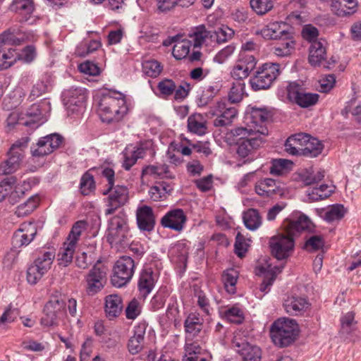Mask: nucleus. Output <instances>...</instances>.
<instances>
[{
	"label": "nucleus",
	"instance_id": "1",
	"mask_svg": "<svg viewBox=\"0 0 361 361\" xmlns=\"http://www.w3.org/2000/svg\"><path fill=\"white\" fill-rule=\"evenodd\" d=\"M267 134V128H264L255 130L250 128L237 127L229 132L237 145L236 153L241 158L252 156L260 148L264 142L263 136Z\"/></svg>",
	"mask_w": 361,
	"mask_h": 361
},
{
	"label": "nucleus",
	"instance_id": "2",
	"mask_svg": "<svg viewBox=\"0 0 361 361\" xmlns=\"http://www.w3.org/2000/svg\"><path fill=\"white\" fill-rule=\"evenodd\" d=\"M35 35L32 32L20 31L17 27H11L0 34V70L11 67L18 57L14 49H6L8 44L20 45L23 42L34 40Z\"/></svg>",
	"mask_w": 361,
	"mask_h": 361
},
{
	"label": "nucleus",
	"instance_id": "3",
	"mask_svg": "<svg viewBox=\"0 0 361 361\" xmlns=\"http://www.w3.org/2000/svg\"><path fill=\"white\" fill-rule=\"evenodd\" d=\"M125 96L118 92H108L102 94L98 111L104 122H117L128 113Z\"/></svg>",
	"mask_w": 361,
	"mask_h": 361
},
{
	"label": "nucleus",
	"instance_id": "4",
	"mask_svg": "<svg viewBox=\"0 0 361 361\" xmlns=\"http://www.w3.org/2000/svg\"><path fill=\"white\" fill-rule=\"evenodd\" d=\"M102 176L108 181V189L103 191V195H108L105 200L106 209L105 214L110 215L116 209L123 206L128 200V190L126 186L114 184V171L110 168H105L102 171Z\"/></svg>",
	"mask_w": 361,
	"mask_h": 361
},
{
	"label": "nucleus",
	"instance_id": "5",
	"mask_svg": "<svg viewBox=\"0 0 361 361\" xmlns=\"http://www.w3.org/2000/svg\"><path fill=\"white\" fill-rule=\"evenodd\" d=\"M298 332V324L294 319L280 318L275 321L270 329L271 337L275 345L283 348L291 344Z\"/></svg>",
	"mask_w": 361,
	"mask_h": 361
},
{
	"label": "nucleus",
	"instance_id": "6",
	"mask_svg": "<svg viewBox=\"0 0 361 361\" xmlns=\"http://www.w3.org/2000/svg\"><path fill=\"white\" fill-rule=\"evenodd\" d=\"M280 73L279 63H266L259 67L254 76L250 79L251 87L255 90L268 89Z\"/></svg>",
	"mask_w": 361,
	"mask_h": 361
},
{
	"label": "nucleus",
	"instance_id": "7",
	"mask_svg": "<svg viewBox=\"0 0 361 361\" xmlns=\"http://www.w3.org/2000/svg\"><path fill=\"white\" fill-rule=\"evenodd\" d=\"M130 235L127 219L123 214H118L111 218L106 236L111 245H126Z\"/></svg>",
	"mask_w": 361,
	"mask_h": 361
},
{
	"label": "nucleus",
	"instance_id": "8",
	"mask_svg": "<svg viewBox=\"0 0 361 361\" xmlns=\"http://www.w3.org/2000/svg\"><path fill=\"white\" fill-rule=\"evenodd\" d=\"M135 269L134 260L128 256L120 257L113 269L111 283L116 287H122L132 279Z\"/></svg>",
	"mask_w": 361,
	"mask_h": 361
},
{
	"label": "nucleus",
	"instance_id": "9",
	"mask_svg": "<svg viewBox=\"0 0 361 361\" xmlns=\"http://www.w3.org/2000/svg\"><path fill=\"white\" fill-rule=\"evenodd\" d=\"M237 114L238 111L235 107L222 100L210 106L207 112V115L209 116H217L214 121V125L216 127H224L229 125Z\"/></svg>",
	"mask_w": 361,
	"mask_h": 361
},
{
	"label": "nucleus",
	"instance_id": "10",
	"mask_svg": "<svg viewBox=\"0 0 361 361\" xmlns=\"http://www.w3.org/2000/svg\"><path fill=\"white\" fill-rule=\"evenodd\" d=\"M270 247L272 255L277 259L287 258L292 253L294 248L293 236L290 233L281 234L274 236L270 240Z\"/></svg>",
	"mask_w": 361,
	"mask_h": 361
},
{
	"label": "nucleus",
	"instance_id": "11",
	"mask_svg": "<svg viewBox=\"0 0 361 361\" xmlns=\"http://www.w3.org/2000/svg\"><path fill=\"white\" fill-rule=\"evenodd\" d=\"M87 292L89 295L99 293L106 282V269L102 265H94L86 276Z\"/></svg>",
	"mask_w": 361,
	"mask_h": 361
},
{
	"label": "nucleus",
	"instance_id": "12",
	"mask_svg": "<svg viewBox=\"0 0 361 361\" xmlns=\"http://www.w3.org/2000/svg\"><path fill=\"white\" fill-rule=\"evenodd\" d=\"M37 229L36 225L32 222H25L20 224L12 238L13 246L19 248L28 245L37 235Z\"/></svg>",
	"mask_w": 361,
	"mask_h": 361
},
{
	"label": "nucleus",
	"instance_id": "13",
	"mask_svg": "<svg viewBox=\"0 0 361 361\" xmlns=\"http://www.w3.org/2000/svg\"><path fill=\"white\" fill-rule=\"evenodd\" d=\"M87 96L82 88H71L63 92V101L68 111L80 112L84 108Z\"/></svg>",
	"mask_w": 361,
	"mask_h": 361
},
{
	"label": "nucleus",
	"instance_id": "14",
	"mask_svg": "<svg viewBox=\"0 0 361 361\" xmlns=\"http://www.w3.org/2000/svg\"><path fill=\"white\" fill-rule=\"evenodd\" d=\"M256 59L251 54L240 55V58L233 66L231 75V77L238 81L246 78L250 73L255 68Z\"/></svg>",
	"mask_w": 361,
	"mask_h": 361
},
{
	"label": "nucleus",
	"instance_id": "15",
	"mask_svg": "<svg viewBox=\"0 0 361 361\" xmlns=\"http://www.w3.org/2000/svg\"><path fill=\"white\" fill-rule=\"evenodd\" d=\"M62 142L63 137L56 133L43 137L37 143V147L33 150L32 154L42 157L51 154L59 147Z\"/></svg>",
	"mask_w": 361,
	"mask_h": 361
},
{
	"label": "nucleus",
	"instance_id": "16",
	"mask_svg": "<svg viewBox=\"0 0 361 361\" xmlns=\"http://www.w3.org/2000/svg\"><path fill=\"white\" fill-rule=\"evenodd\" d=\"M283 266L273 265L268 261L264 264H260L257 267V274L264 275V280L260 285V290L264 293L269 291V288L272 285L276 275L282 271Z\"/></svg>",
	"mask_w": 361,
	"mask_h": 361
},
{
	"label": "nucleus",
	"instance_id": "17",
	"mask_svg": "<svg viewBox=\"0 0 361 361\" xmlns=\"http://www.w3.org/2000/svg\"><path fill=\"white\" fill-rule=\"evenodd\" d=\"M46 105L45 102L42 104H34L27 109L24 118L20 120V123L25 126H30L32 128H37L44 121L43 114V107Z\"/></svg>",
	"mask_w": 361,
	"mask_h": 361
},
{
	"label": "nucleus",
	"instance_id": "18",
	"mask_svg": "<svg viewBox=\"0 0 361 361\" xmlns=\"http://www.w3.org/2000/svg\"><path fill=\"white\" fill-rule=\"evenodd\" d=\"M186 215L181 209H174L168 212L161 220V224L164 228H169L176 231H181L186 222Z\"/></svg>",
	"mask_w": 361,
	"mask_h": 361
},
{
	"label": "nucleus",
	"instance_id": "19",
	"mask_svg": "<svg viewBox=\"0 0 361 361\" xmlns=\"http://www.w3.org/2000/svg\"><path fill=\"white\" fill-rule=\"evenodd\" d=\"M136 220L141 231H152L155 226V215L152 207L140 205L136 210Z\"/></svg>",
	"mask_w": 361,
	"mask_h": 361
},
{
	"label": "nucleus",
	"instance_id": "20",
	"mask_svg": "<svg viewBox=\"0 0 361 361\" xmlns=\"http://www.w3.org/2000/svg\"><path fill=\"white\" fill-rule=\"evenodd\" d=\"M11 11L16 13L21 22L32 20L35 5L33 0H13L9 6Z\"/></svg>",
	"mask_w": 361,
	"mask_h": 361
},
{
	"label": "nucleus",
	"instance_id": "21",
	"mask_svg": "<svg viewBox=\"0 0 361 361\" xmlns=\"http://www.w3.org/2000/svg\"><path fill=\"white\" fill-rule=\"evenodd\" d=\"M326 42L325 41H315L311 44L309 53V63L313 66H324L326 68H330V63L328 65L324 64L326 59Z\"/></svg>",
	"mask_w": 361,
	"mask_h": 361
},
{
	"label": "nucleus",
	"instance_id": "22",
	"mask_svg": "<svg viewBox=\"0 0 361 361\" xmlns=\"http://www.w3.org/2000/svg\"><path fill=\"white\" fill-rule=\"evenodd\" d=\"M269 114L263 109L252 108L250 112L246 114L245 122L246 126L244 128H250L255 130L259 128H267L265 123L268 119Z\"/></svg>",
	"mask_w": 361,
	"mask_h": 361
},
{
	"label": "nucleus",
	"instance_id": "23",
	"mask_svg": "<svg viewBox=\"0 0 361 361\" xmlns=\"http://www.w3.org/2000/svg\"><path fill=\"white\" fill-rule=\"evenodd\" d=\"M188 36L192 40L195 47L209 46L212 44V31L208 30L204 25L192 27Z\"/></svg>",
	"mask_w": 361,
	"mask_h": 361
},
{
	"label": "nucleus",
	"instance_id": "24",
	"mask_svg": "<svg viewBox=\"0 0 361 361\" xmlns=\"http://www.w3.org/2000/svg\"><path fill=\"white\" fill-rule=\"evenodd\" d=\"M286 233L294 235L302 231H310L313 227L312 222L305 214H300L295 220L287 221L284 223Z\"/></svg>",
	"mask_w": 361,
	"mask_h": 361
},
{
	"label": "nucleus",
	"instance_id": "25",
	"mask_svg": "<svg viewBox=\"0 0 361 361\" xmlns=\"http://www.w3.org/2000/svg\"><path fill=\"white\" fill-rule=\"evenodd\" d=\"M331 10L336 16L343 17L355 13L357 0H331Z\"/></svg>",
	"mask_w": 361,
	"mask_h": 361
},
{
	"label": "nucleus",
	"instance_id": "26",
	"mask_svg": "<svg viewBox=\"0 0 361 361\" xmlns=\"http://www.w3.org/2000/svg\"><path fill=\"white\" fill-rule=\"evenodd\" d=\"M309 135L298 133L290 136L286 141V151L292 155H300Z\"/></svg>",
	"mask_w": 361,
	"mask_h": 361
},
{
	"label": "nucleus",
	"instance_id": "27",
	"mask_svg": "<svg viewBox=\"0 0 361 361\" xmlns=\"http://www.w3.org/2000/svg\"><path fill=\"white\" fill-rule=\"evenodd\" d=\"M123 309V300L120 295L112 294L106 296L104 310L108 318L112 319L118 317Z\"/></svg>",
	"mask_w": 361,
	"mask_h": 361
},
{
	"label": "nucleus",
	"instance_id": "28",
	"mask_svg": "<svg viewBox=\"0 0 361 361\" xmlns=\"http://www.w3.org/2000/svg\"><path fill=\"white\" fill-rule=\"evenodd\" d=\"M235 346L238 348L237 351L242 357L243 361H260L262 352L257 345H251L249 343H236Z\"/></svg>",
	"mask_w": 361,
	"mask_h": 361
},
{
	"label": "nucleus",
	"instance_id": "29",
	"mask_svg": "<svg viewBox=\"0 0 361 361\" xmlns=\"http://www.w3.org/2000/svg\"><path fill=\"white\" fill-rule=\"evenodd\" d=\"M286 27V24L284 23L273 22L263 27L260 33L264 39H277L288 34Z\"/></svg>",
	"mask_w": 361,
	"mask_h": 361
},
{
	"label": "nucleus",
	"instance_id": "30",
	"mask_svg": "<svg viewBox=\"0 0 361 361\" xmlns=\"http://www.w3.org/2000/svg\"><path fill=\"white\" fill-rule=\"evenodd\" d=\"M188 130L197 135H204L207 132L205 118L201 114H194L188 118Z\"/></svg>",
	"mask_w": 361,
	"mask_h": 361
},
{
	"label": "nucleus",
	"instance_id": "31",
	"mask_svg": "<svg viewBox=\"0 0 361 361\" xmlns=\"http://www.w3.org/2000/svg\"><path fill=\"white\" fill-rule=\"evenodd\" d=\"M286 311L293 315H297L309 307V302L305 298L292 296L284 302Z\"/></svg>",
	"mask_w": 361,
	"mask_h": 361
},
{
	"label": "nucleus",
	"instance_id": "32",
	"mask_svg": "<svg viewBox=\"0 0 361 361\" xmlns=\"http://www.w3.org/2000/svg\"><path fill=\"white\" fill-rule=\"evenodd\" d=\"M185 332L191 337H195L203 327V319L199 314L190 313L184 322Z\"/></svg>",
	"mask_w": 361,
	"mask_h": 361
},
{
	"label": "nucleus",
	"instance_id": "33",
	"mask_svg": "<svg viewBox=\"0 0 361 361\" xmlns=\"http://www.w3.org/2000/svg\"><path fill=\"white\" fill-rule=\"evenodd\" d=\"M346 212L345 209L341 204H334L327 208L322 209L320 216L327 222H333L341 220Z\"/></svg>",
	"mask_w": 361,
	"mask_h": 361
},
{
	"label": "nucleus",
	"instance_id": "34",
	"mask_svg": "<svg viewBox=\"0 0 361 361\" xmlns=\"http://www.w3.org/2000/svg\"><path fill=\"white\" fill-rule=\"evenodd\" d=\"M279 190L276 181L272 178H264L257 182L255 192L263 197H269L276 194Z\"/></svg>",
	"mask_w": 361,
	"mask_h": 361
},
{
	"label": "nucleus",
	"instance_id": "35",
	"mask_svg": "<svg viewBox=\"0 0 361 361\" xmlns=\"http://www.w3.org/2000/svg\"><path fill=\"white\" fill-rule=\"evenodd\" d=\"M27 140L16 142L11 147L8 153V163L13 165L18 169L23 158V149L26 147Z\"/></svg>",
	"mask_w": 361,
	"mask_h": 361
},
{
	"label": "nucleus",
	"instance_id": "36",
	"mask_svg": "<svg viewBox=\"0 0 361 361\" xmlns=\"http://www.w3.org/2000/svg\"><path fill=\"white\" fill-rule=\"evenodd\" d=\"M54 258L55 252L54 250H41L33 264L47 273L50 269Z\"/></svg>",
	"mask_w": 361,
	"mask_h": 361
},
{
	"label": "nucleus",
	"instance_id": "37",
	"mask_svg": "<svg viewBox=\"0 0 361 361\" xmlns=\"http://www.w3.org/2000/svg\"><path fill=\"white\" fill-rule=\"evenodd\" d=\"M324 145L317 138L313 137L309 135L307 140L305 142L300 155L309 157H316L320 154L323 150Z\"/></svg>",
	"mask_w": 361,
	"mask_h": 361
},
{
	"label": "nucleus",
	"instance_id": "38",
	"mask_svg": "<svg viewBox=\"0 0 361 361\" xmlns=\"http://www.w3.org/2000/svg\"><path fill=\"white\" fill-rule=\"evenodd\" d=\"M144 154V150L140 147H127L123 154V167L126 170H129L137 161L142 158Z\"/></svg>",
	"mask_w": 361,
	"mask_h": 361
},
{
	"label": "nucleus",
	"instance_id": "39",
	"mask_svg": "<svg viewBox=\"0 0 361 361\" xmlns=\"http://www.w3.org/2000/svg\"><path fill=\"white\" fill-rule=\"evenodd\" d=\"M142 176L157 178H173L166 164L149 165L142 169Z\"/></svg>",
	"mask_w": 361,
	"mask_h": 361
},
{
	"label": "nucleus",
	"instance_id": "40",
	"mask_svg": "<svg viewBox=\"0 0 361 361\" xmlns=\"http://www.w3.org/2000/svg\"><path fill=\"white\" fill-rule=\"evenodd\" d=\"M65 307L66 302L63 296L61 294H56L50 297L49 301L44 305V310L64 316Z\"/></svg>",
	"mask_w": 361,
	"mask_h": 361
},
{
	"label": "nucleus",
	"instance_id": "41",
	"mask_svg": "<svg viewBox=\"0 0 361 361\" xmlns=\"http://www.w3.org/2000/svg\"><path fill=\"white\" fill-rule=\"evenodd\" d=\"M171 190V188L168 183L161 182L149 189V195L153 201H162L166 198Z\"/></svg>",
	"mask_w": 361,
	"mask_h": 361
},
{
	"label": "nucleus",
	"instance_id": "42",
	"mask_svg": "<svg viewBox=\"0 0 361 361\" xmlns=\"http://www.w3.org/2000/svg\"><path fill=\"white\" fill-rule=\"evenodd\" d=\"M145 334V331L140 329L129 339L128 348L130 354L136 355L142 350Z\"/></svg>",
	"mask_w": 361,
	"mask_h": 361
},
{
	"label": "nucleus",
	"instance_id": "43",
	"mask_svg": "<svg viewBox=\"0 0 361 361\" xmlns=\"http://www.w3.org/2000/svg\"><path fill=\"white\" fill-rule=\"evenodd\" d=\"M38 202L37 197H30L16 207L15 214L18 217H25L30 214L37 207Z\"/></svg>",
	"mask_w": 361,
	"mask_h": 361
},
{
	"label": "nucleus",
	"instance_id": "44",
	"mask_svg": "<svg viewBox=\"0 0 361 361\" xmlns=\"http://www.w3.org/2000/svg\"><path fill=\"white\" fill-rule=\"evenodd\" d=\"M76 245L66 240L59 253V264L64 267L68 266L73 260Z\"/></svg>",
	"mask_w": 361,
	"mask_h": 361
},
{
	"label": "nucleus",
	"instance_id": "45",
	"mask_svg": "<svg viewBox=\"0 0 361 361\" xmlns=\"http://www.w3.org/2000/svg\"><path fill=\"white\" fill-rule=\"evenodd\" d=\"M243 222L251 230H256L262 224L261 216L257 209H250L243 214Z\"/></svg>",
	"mask_w": 361,
	"mask_h": 361
},
{
	"label": "nucleus",
	"instance_id": "46",
	"mask_svg": "<svg viewBox=\"0 0 361 361\" xmlns=\"http://www.w3.org/2000/svg\"><path fill=\"white\" fill-rule=\"evenodd\" d=\"M154 286V279L152 272L143 271L138 281V288L143 296L148 295Z\"/></svg>",
	"mask_w": 361,
	"mask_h": 361
},
{
	"label": "nucleus",
	"instance_id": "47",
	"mask_svg": "<svg viewBox=\"0 0 361 361\" xmlns=\"http://www.w3.org/2000/svg\"><path fill=\"white\" fill-rule=\"evenodd\" d=\"M191 47V41L188 39H182L175 41L173 47L172 54L178 60L185 59L188 56Z\"/></svg>",
	"mask_w": 361,
	"mask_h": 361
},
{
	"label": "nucleus",
	"instance_id": "48",
	"mask_svg": "<svg viewBox=\"0 0 361 361\" xmlns=\"http://www.w3.org/2000/svg\"><path fill=\"white\" fill-rule=\"evenodd\" d=\"M143 73L150 77L157 78L162 72L163 66L155 59L145 60L142 62Z\"/></svg>",
	"mask_w": 361,
	"mask_h": 361
},
{
	"label": "nucleus",
	"instance_id": "49",
	"mask_svg": "<svg viewBox=\"0 0 361 361\" xmlns=\"http://www.w3.org/2000/svg\"><path fill=\"white\" fill-rule=\"evenodd\" d=\"M238 277V274L235 269H231L224 272L222 275V281L228 293H234L235 292V285Z\"/></svg>",
	"mask_w": 361,
	"mask_h": 361
},
{
	"label": "nucleus",
	"instance_id": "50",
	"mask_svg": "<svg viewBox=\"0 0 361 361\" xmlns=\"http://www.w3.org/2000/svg\"><path fill=\"white\" fill-rule=\"evenodd\" d=\"M245 85L242 81H237L233 85L228 92V100L231 103L240 102L245 94Z\"/></svg>",
	"mask_w": 361,
	"mask_h": 361
},
{
	"label": "nucleus",
	"instance_id": "51",
	"mask_svg": "<svg viewBox=\"0 0 361 361\" xmlns=\"http://www.w3.org/2000/svg\"><path fill=\"white\" fill-rule=\"evenodd\" d=\"M63 317V315L56 314L54 312L44 310V315L41 318L40 324L44 327L54 328L59 324Z\"/></svg>",
	"mask_w": 361,
	"mask_h": 361
},
{
	"label": "nucleus",
	"instance_id": "52",
	"mask_svg": "<svg viewBox=\"0 0 361 361\" xmlns=\"http://www.w3.org/2000/svg\"><path fill=\"white\" fill-rule=\"evenodd\" d=\"M341 332L343 334H350L356 330V324L355 321V314L353 312L346 313L341 319Z\"/></svg>",
	"mask_w": 361,
	"mask_h": 361
},
{
	"label": "nucleus",
	"instance_id": "53",
	"mask_svg": "<svg viewBox=\"0 0 361 361\" xmlns=\"http://www.w3.org/2000/svg\"><path fill=\"white\" fill-rule=\"evenodd\" d=\"M87 224L85 221H78L75 222L67 238L68 241L77 245L78 241L83 231L87 229Z\"/></svg>",
	"mask_w": 361,
	"mask_h": 361
},
{
	"label": "nucleus",
	"instance_id": "54",
	"mask_svg": "<svg viewBox=\"0 0 361 361\" xmlns=\"http://www.w3.org/2000/svg\"><path fill=\"white\" fill-rule=\"evenodd\" d=\"M292 165L293 162L289 160L283 159H275L272 161L269 172L272 175L279 176L286 171Z\"/></svg>",
	"mask_w": 361,
	"mask_h": 361
},
{
	"label": "nucleus",
	"instance_id": "55",
	"mask_svg": "<svg viewBox=\"0 0 361 361\" xmlns=\"http://www.w3.org/2000/svg\"><path fill=\"white\" fill-rule=\"evenodd\" d=\"M252 9L258 15H264L273 8L271 0H250Z\"/></svg>",
	"mask_w": 361,
	"mask_h": 361
},
{
	"label": "nucleus",
	"instance_id": "56",
	"mask_svg": "<svg viewBox=\"0 0 361 361\" xmlns=\"http://www.w3.org/2000/svg\"><path fill=\"white\" fill-rule=\"evenodd\" d=\"M94 253L90 251L78 253L75 258V265L82 269H85L94 261Z\"/></svg>",
	"mask_w": 361,
	"mask_h": 361
},
{
	"label": "nucleus",
	"instance_id": "57",
	"mask_svg": "<svg viewBox=\"0 0 361 361\" xmlns=\"http://www.w3.org/2000/svg\"><path fill=\"white\" fill-rule=\"evenodd\" d=\"M26 185L29 186V184L25 181L21 185H12L11 192H9L7 200L11 204L17 203L25 194V190H27Z\"/></svg>",
	"mask_w": 361,
	"mask_h": 361
},
{
	"label": "nucleus",
	"instance_id": "58",
	"mask_svg": "<svg viewBox=\"0 0 361 361\" xmlns=\"http://www.w3.org/2000/svg\"><path fill=\"white\" fill-rule=\"evenodd\" d=\"M295 49V42L288 39L274 48L275 55L281 57L289 56Z\"/></svg>",
	"mask_w": 361,
	"mask_h": 361
},
{
	"label": "nucleus",
	"instance_id": "59",
	"mask_svg": "<svg viewBox=\"0 0 361 361\" xmlns=\"http://www.w3.org/2000/svg\"><path fill=\"white\" fill-rule=\"evenodd\" d=\"M319 99V94L316 93H307L303 91L295 102L301 107L307 108L314 105Z\"/></svg>",
	"mask_w": 361,
	"mask_h": 361
},
{
	"label": "nucleus",
	"instance_id": "60",
	"mask_svg": "<svg viewBox=\"0 0 361 361\" xmlns=\"http://www.w3.org/2000/svg\"><path fill=\"white\" fill-rule=\"evenodd\" d=\"M233 34V30L227 27L217 28L212 31V43L214 42L217 44L224 43Z\"/></svg>",
	"mask_w": 361,
	"mask_h": 361
},
{
	"label": "nucleus",
	"instance_id": "61",
	"mask_svg": "<svg viewBox=\"0 0 361 361\" xmlns=\"http://www.w3.org/2000/svg\"><path fill=\"white\" fill-rule=\"evenodd\" d=\"M16 319L14 310L11 307L6 308L0 317V333H5L9 328V324Z\"/></svg>",
	"mask_w": 361,
	"mask_h": 361
},
{
	"label": "nucleus",
	"instance_id": "62",
	"mask_svg": "<svg viewBox=\"0 0 361 361\" xmlns=\"http://www.w3.org/2000/svg\"><path fill=\"white\" fill-rule=\"evenodd\" d=\"M80 185L82 194L89 195L95 188L93 176L88 172L85 173L81 178Z\"/></svg>",
	"mask_w": 361,
	"mask_h": 361
},
{
	"label": "nucleus",
	"instance_id": "63",
	"mask_svg": "<svg viewBox=\"0 0 361 361\" xmlns=\"http://www.w3.org/2000/svg\"><path fill=\"white\" fill-rule=\"evenodd\" d=\"M141 312V303L135 298L129 302L125 310L126 318L132 320L136 319L140 314Z\"/></svg>",
	"mask_w": 361,
	"mask_h": 361
},
{
	"label": "nucleus",
	"instance_id": "64",
	"mask_svg": "<svg viewBox=\"0 0 361 361\" xmlns=\"http://www.w3.org/2000/svg\"><path fill=\"white\" fill-rule=\"evenodd\" d=\"M224 315V317L231 323L240 324L244 319L242 310L235 306L225 310Z\"/></svg>",
	"mask_w": 361,
	"mask_h": 361
}]
</instances>
